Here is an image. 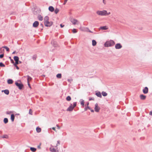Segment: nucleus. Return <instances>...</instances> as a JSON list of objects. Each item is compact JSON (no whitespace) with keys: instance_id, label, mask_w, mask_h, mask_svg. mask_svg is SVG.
<instances>
[{"instance_id":"nucleus-25","label":"nucleus","mask_w":152,"mask_h":152,"mask_svg":"<svg viewBox=\"0 0 152 152\" xmlns=\"http://www.w3.org/2000/svg\"><path fill=\"white\" fill-rule=\"evenodd\" d=\"M66 99L67 101H69L71 100V97L69 96H68L66 97Z\"/></svg>"},{"instance_id":"nucleus-41","label":"nucleus","mask_w":152,"mask_h":152,"mask_svg":"<svg viewBox=\"0 0 152 152\" xmlns=\"http://www.w3.org/2000/svg\"><path fill=\"white\" fill-rule=\"evenodd\" d=\"M41 143H40V144H39V145L38 146V148H39V149H40L41 148Z\"/></svg>"},{"instance_id":"nucleus-56","label":"nucleus","mask_w":152,"mask_h":152,"mask_svg":"<svg viewBox=\"0 0 152 152\" xmlns=\"http://www.w3.org/2000/svg\"><path fill=\"white\" fill-rule=\"evenodd\" d=\"M15 53V52H13V53H12V54H14Z\"/></svg>"},{"instance_id":"nucleus-10","label":"nucleus","mask_w":152,"mask_h":152,"mask_svg":"<svg viewBox=\"0 0 152 152\" xmlns=\"http://www.w3.org/2000/svg\"><path fill=\"white\" fill-rule=\"evenodd\" d=\"M39 24V22L37 21H36L33 23V27H36L38 26Z\"/></svg>"},{"instance_id":"nucleus-27","label":"nucleus","mask_w":152,"mask_h":152,"mask_svg":"<svg viewBox=\"0 0 152 152\" xmlns=\"http://www.w3.org/2000/svg\"><path fill=\"white\" fill-rule=\"evenodd\" d=\"M27 82H29L32 79L31 77L28 75L27 76Z\"/></svg>"},{"instance_id":"nucleus-34","label":"nucleus","mask_w":152,"mask_h":152,"mask_svg":"<svg viewBox=\"0 0 152 152\" xmlns=\"http://www.w3.org/2000/svg\"><path fill=\"white\" fill-rule=\"evenodd\" d=\"M72 31L73 32V33H76L77 32V30L76 29H73L72 30Z\"/></svg>"},{"instance_id":"nucleus-9","label":"nucleus","mask_w":152,"mask_h":152,"mask_svg":"<svg viewBox=\"0 0 152 152\" xmlns=\"http://www.w3.org/2000/svg\"><path fill=\"white\" fill-rule=\"evenodd\" d=\"M148 88L147 87H145L143 90V92L144 94H146L148 93Z\"/></svg>"},{"instance_id":"nucleus-45","label":"nucleus","mask_w":152,"mask_h":152,"mask_svg":"<svg viewBox=\"0 0 152 152\" xmlns=\"http://www.w3.org/2000/svg\"><path fill=\"white\" fill-rule=\"evenodd\" d=\"M49 17L48 16H46L45 17L44 19H48Z\"/></svg>"},{"instance_id":"nucleus-4","label":"nucleus","mask_w":152,"mask_h":152,"mask_svg":"<svg viewBox=\"0 0 152 152\" xmlns=\"http://www.w3.org/2000/svg\"><path fill=\"white\" fill-rule=\"evenodd\" d=\"M53 24V22L49 21V20H46L45 21V25L46 26H50Z\"/></svg>"},{"instance_id":"nucleus-38","label":"nucleus","mask_w":152,"mask_h":152,"mask_svg":"<svg viewBox=\"0 0 152 152\" xmlns=\"http://www.w3.org/2000/svg\"><path fill=\"white\" fill-rule=\"evenodd\" d=\"M102 2L104 5H105L106 4V1L105 0H102Z\"/></svg>"},{"instance_id":"nucleus-5","label":"nucleus","mask_w":152,"mask_h":152,"mask_svg":"<svg viewBox=\"0 0 152 152\" xmlns=\"http://www.w3.org/2000/svg\"><path fill=\"white\" fill-rule=\"evenodd\" d=\"M100 108L98 106V104L97 103H96L95 104L94 110L95 112H98L99 111Z\"/></svg>"},{"instance_id":"nucleus-49","label":"nucleus","mask_w":152,"mask_h":152,"mask_svg":"<svg viewBox=\"0 0 152 152\" xmlns=\"http://www.w3.org/2000/svg\"><path fill=\"white\" fill-rule=\"evenodd\" d=\"M149 115H152V111H151L150 112Z\"/></svg>"},{"instance_id":"nucleus-11","label":"nucleus","mask_w":152,"mask_h":152,"mask_svg":"<svg viewBox=\"0 0 152 152\" xmlns=\"http://www.w3.org/2000/svg\"><path fill=\"white\" fill-rule=\"evenodd\" d=\"M71 22L74 25L78 23V21L76 20H71Z\"/></svg>"},{"instance_id":"nucleus-1","label":"nucleus","mask_w":152,"mask_h":152,"mask_svg":"<svg viewBox=\"0 0 152 152\" xmlns=\"http://www.w3.org/2000/svg\"><path fill=\"white\" fill-rule=\"evenodd\" d=\"M115 44V42L111 40L110 41L106 42L104 44V46L107 47H110L114 45Z\"/></svg>"},{"instance_id":"nucleus-55","label":"nucleus","mask_w":152,"mask_h":152,"mask_svg":"<svg viewBox=\"0 0 152 152\" xmlns=\"http://www.w3.org/2000/svg\"><path fill=\"white\" fill-rule=\"evenodd\" d=\"M58 144H60V143L59 142V141H58Z\"/></svg>"},{"instance_id":"nucleus-53","label":"nucleus","mask_w":152,"mask_h":152,"mask_svg":"<svg viewBox=\"0 0 152 152\" xmlns=\"http://www.w3.org/2000/svg\"><path fill=\"white\" fill-rule=\"evenodd\" d=\"M91 111L92 112H94V110H91Z\"/></svg>"},{"instance_id":"nucleus-3","label":"nucleus","mask_w":152,"mask_h":152,"mask_svg":"<svg viewBox=\"0 0 152 152\" xmlns=\"http://www.w3.org/2000/svg\"><path fill=\"white\" fill-rule=\"evenodd\" d=\"M76 102H74L73 105L72 104H71L70 106L67 109V111H72L74 108L76 106Z\"/></svg>"},{"instance_id":"nucleus-6","label":"nucleus","mask_w":152,"mask_h":152,"mask_svg":"<svg viewBox=\"0 0 152 152\" xmlns=\"http://www.w3.org/2000/svg\"><path fill=\"white\" fill-rule=\"evenodd\" d=\"M15 84L20 89H21L23 87V85L21 83H19L17 82H15Z\"/></svg>"},{"instance_id":"nucleus-23","label":"nucleus","mask_w":152,"mask_h":152,"mask_svg":"<svg viewBox=\"0 0 152 152\" xmlns=\"http://www.w3.org/2000/svg\"><path fill=\"white\" fill-rule=\"evenodd\" d=\"M56 77L58 78H61V74H58L57 75Z\"/></svg>"},{"instance_id":"nucleus-19","label":"nucleus","mask_w":152,"mask_h":152,"mask_svg":"<svg viewBox=\"0 0 152 152\" xmlns=\"http://www.w3.org/2000/svg\"><path fill=\"white\" fill-rule=\"evenodd\" d=\"M19 57L17 56H15L14 57V60L15 61H19Z\"/></svg>"},{"instance_id":"nucleus-54","label":"nucleus","mask_w":152,"mask_h":152,"mask_svg":"<svg viewBox=\"0 0 152 152\" xmlns=\"http://www.w3.org/2000/svg\"><path fill=\"white\" fill-rule=\"evenodd\" d=\"M11 61H12V62L13 63H14V61H13V60H11Z\"/></svg>"},{"instance_id":"nucleus-28","label":"nucleus","mask_w":152,"mask_h":152,"mask_svg":"<svg viewBox=\"0 0 152 152\" xmlns=\"http://www.w3.org/2000/svg\"><path fill=\"white\" fill-rule=\"evenodd\" d=\"M102 95L104 96H106L107 95V94L105 92H102Z\"/></svg>"},{"instance_id":"nucleus-14","label":"nucleus","mask_w":152,"mask_h":152,"mask_svg":"<svg viewBox=\"0 0 152 152\" xmlns=\"http://www.w3.org/2000/svg\"><path fill=\"white\" fill-rule=\"evenodd\" d=\"M2 92H4V93L7 95H8L9 93V91L8 90L6 89L4 90H2Z\"/></svg>"},{"instance_id":"nucleus-36","label":"nucleus","mask_w":152,"mask_h":152,"mask_svg":"<svg viewBox=\"0 0 152 152\" xmlns=\"http://www.w3.org/2000/svg\"><path fill=\"white\" fill-rule=\"evenodd\" d=\"M42 18H42V16L41 15H39L38 16V19H42Z\"/></svg>"},{"instance_id":"nucleus-32","label":"nucleus","mask_w":152,"mask_h":152,"mask_svg":"<svg viewBox=\"0 0 152 152\" xmlns=\"http://www.w3.org/2000/svg\"><path fill=\"white\" fill-rule=\"evenodd\" d=\"M5 65L2 63H0V66L1 67H4Z\"/></svg>"},{"instance_id":"nucleus-40","label":"nucleus","mask_w":152,"mask_h":152,"mask_svg":"<svg viewBox=\"0 0 152 152\" xmlns=\"http://www.w3.org/2000/svg\"><path fill=\"white\" fill-rule=\"evenodd\" d=\"M68 0H65L63 4L65 5Z\"/></svg>"},{"instance_id":"nucleus-13","label":"nucleus","mask_w":152,"mask_h":152,"mask_svg":"<svg viewBox=\"0 0 152 152\" xmlns=\"http://www.w3.org/2000/svg\"><path fill=\"white\" fill-rule=\"evenodd\" d=\"M140 97L141 99L144 100L145 99L146 96H145L144 95H141L140 96Z\"/></svg>"},{"instance_id":"nucleus-26","label":"nucleus","mask_w":152,"mask_h":152,"mask_svg":"<svg viewBox=\"0 0 152 152\" xmlns=\"http://www.w3.org/2000/svg\"><path fill=\"white\" fill-rule=\"evenodd\" d=\"M2 48L5 49L7 51H8V52L9 51H10L9 49L7 47L4 46H3Z\"/></svg>"},{"instance_id":"nucleus-59","label":"nucleus","mask_w":152,"mask_h":152,"mask_svg":"<svg viewBox=\"0 0 152 152\" xmlns=\"http://www.w3.org/2000/svg\"><path fill=\"white\" fill-rule=\"evenodd\" d=\"M10 58H11V57H10Z\"/></svg>"},{"instance_id":"nucleus-33","label":"nucleus","mask_w":152,"mask_h":152,"mask_svg":"<svg viewBox=\"0 0 152 152\" xmlns=\"http://www.w3.org/2000/svg\"><path fill=\"white\" fill-rule=\"evenodd\" d=\"M32 112H32V111L31 110V109H30L29 110V114L31 115H32Z\"/></svg>"},{"instance_id":"nucleus-57","label":"nucleus","mask_w":152,"mask_h":152,"mask_svg":"<svg viewBox=\"0 0 152 152\" xmlns=\"http://www.w3.org/2000/svg\"><path fill=\"white\" fill-rule=\"evenodd\" d=\"M21 63V61H19V63Z\"/></svg>"},{"instance_id":"nucleus-15","label":"nucleus","mask_w":152,"mask_h":152,"mask_svg":"<svg viewBox=\"0 0 152 152\" xmlns=\"http://www.w3.org/2000/svg\"><path fill=\"white\" fill-rule=\"evenodd\" d=\"M32 11H33V13L34 14H35V15L37 14V9H36L34 8L32 9Z\"/></svg>"},{"instance_id":"nucleus-47","label":"nucleus","mask_w":152,"mask_h":152,"mask_svg":"<svg viewBox=\"0 0 152 152\" xmlns=\"http://www.w3.org/2000/svg\"><path fill=\"white\" fill-rule=\"evenodd\" d=\"M15 66L16 67L17 69H19V68L18 67V66H17V65H15Z\"/></svg>"},{"instance_id":"nucleus-43","label":"nucleus","mask_w":152,"mask_h":152,"mask_svg":"<svg viewBox=\"0 0 152 152\" xmlns=\"http://www.w3.org/2000/svg\"><path fill=\"white\" fill-rule=\"evenodd\" d=\"M2 137L3 138H7V135H4Z\"/></svg>"},{"instance_id":"nucleus-20","label":"nucleus","mask_w":152,"mask_h":152,"mask_svg":"<svg viewBox=\"0 0 152 152\" xmlns=\"http://www.w3.org/2000/svg\"><path fill=\"white\" fill-rule=\"evenodd\" d=\"M13 82V80L12 79H9L7 80V83L9 84H12Z\"/></svg>"},{"instance_id":"nucleus-46","label":"nucleus","mask_w":152,"mask_h":152,"mask_svg":"<svg viewBox=\"0 0 152 152\" xmlns=\"http://www.w3.org/2000/svg\"><path fill=\"white\" fill-rule=\"evenodd\" d=\"M64 25H63L62 24H60V26L61 28H63L64 26Z\"/></svg>"},{"instance_id":"nucleus-2","label":"nucleus","mask_w":152,"mask_h":152,"mask_svg":"<svg viewBox=\"0 0 152 152\" xmlns=\"http://www.w3.org/2000/svg\"><path fill=\"white\" fill-rule=\"evenodd\" d=\"M96 13L99 15L106 16V14H107V11L104 10L102 11L98 10L96 11Z\"/></svg>"},{"instance_id":"nucleus-48","label":"nucleus","mask_w":152,"mask_h":152,"mask_svg":"<svg viewBox=\"0 0 152 152\" xmlns=\"http://www.w3.org/2000/svg\"><path fill=\"white\" fill-rule=\"evenodd\" d=\"M52 129L53 130H54L56 132V129H55V128L54 127H53L52 128Z\"/></svg>"},{"instance_id":"nucleus-52","label":"nucleus","mask_w":152,"mask_h":152,"mask_svg":"<svg viewBox=\"0 0 152 152\" xmlns=\"http://www.w3.org/2000/svg\"><path fill=\"white\" fill-rule=\"evenodd\" d=\"M89 104V103L88 102H87V106H88Z\"/></svg>"},{"instance_id":"nucleus-30","label":"nucleus","mask_w":152,"mask_h":152,"mask_svg":"<svg viewBox=\"0 0 152 152\" xmlns=\"http://www.w3.org/2000/svg\"><path fill=\"white\" fill-rule=\"evenodd\" d=\"M81 104L83 107L84 105V102L83 100H82L80 102Z\"/></svg>"},{"instance_id":"nucleus-37","label":"nucleus","mask_w":152,"mask_h":152,"mask_svg":"<svg viewBox=\"0 0 152 152\" xmlns=\"http://www.w3.org/2000/svg\"><path fill=\"white\" fill-rule=\"evenodd\" d=\"M19 64V61H15V63L14 64V66L17 65L18 64Z\"/></svg>"},{"instance_id":"nucleus-16","label":"nucleus","mask_w":152,"mask_h":152,"mask_svg":"<svg viewBox=\"0 0 152 152\" xmlns=\"http://www.w3.org/2000/svg\"><path fill=\"white\" fill-rule=\"evenodd\" d=\"M96 94L98 97H102V95H101V93L100 92H98L96 93Z\"/></svg>"},{"instance_id":"nucleus-7","label":"nucleus","mask_w":152,"mask_h":152,"mask_svg":"<svg viewBox=\"0 0 152 152\" xmlns=\"http://www.w3.org/2000/svg\"><path fill=\"white\" fill-rule=\"evenodd\" d=\"M50 150L52 152H59L57 149H55L53 146L50 148Z\"/></svg>"},{"instance_id":"nucleus-21","label":"nucleus","mask_w":152,"mask_h":152,"mask_svg":"<svg viewBox=\"0 0 152 152\" xmlns=\"http://www.w3.org/2000/svg\"><path fill=\"white\" fill-rule=\"evenodd\" d=\"M11 118L12 121H13L15 118V116L13 114H12L11 115Z\"/></svg>"},{"instance_id":"nucleus-18","label":"nucleus","mask_w":152,"mask_h":152,"mask_svg":"<svg viewBox=\"0 0 152 152\" xmlns=\"http://www.w3.org/2000/svg\"><path fill=\"white\" fill-rule=\"evenodd\" d=\"M96 44V42L94 40H93L92 41V45L93 46H95Z\"/></svg>"},{"instance_id":"nucleus-22","label":"nucleus","mask_w":152,"mask_h":152,"mask_svg":"<svg viewBox=\"0 0 152 152\" xmlns=\"http://www.w3.org/2000/svg\"><path fill=\"white\" fill-rule=\"evenodd\" d=\"M30 150L32 152H35L36 151V149L33 147H31Z\"/></svg>"},{"instance_id":"nucleus-31","label":"nucleus","mask_w":152,"mask_h":152,"mask_svg":"<svg viewBox=\"0 0 152 152\" xmlns=\"http://www.w3.org/2000/svg\"><path fill=\"white\" fill-rule=\"evenodd\" d=\"M59 10L57 8H56L54 11V12L56 14H57L59 12Z\"/></svg>"},{"instance_id":"nucleus-39","label":"nucleus","mask_w":152,"mask_h":152,"mask_svg":"<svg viewBox=\"0 0 152 152\" xmlns=\"http://www.w3.org/2000/svg\"><path fill=\"white\" fill-rule=\"evenodd\" d=\"M4 56V54H2L1 55H0V58H2Z\"/></svg>"},{"instance_id":"nucleus-12","label":"nucleus","mask_w":152,"mask_h":152,"mask_svg":"<svg viewBox=\"0 0 152 152\" xmlns=\"http://www.w3.org/2000/svg\"><path fill=\"white\" fill-rule=\"evenodd\" d=\"M48 9H49V10L50 11H51V12H53L54 10V8H53V7L51 6H50L49 7Z\"/></svg>"},{"instance_id":"nucleus-50","label":"nucleus","mask_w":152,"mask_h":152,"mask_svg":"<svg viewBox=\"0 0 152 152\" xmlns=\"http://www.w3.org/2000/svg\"><path fill=\"white\" fill-rule=\"evenodd\" d=\"M28 86L30 88H31L30 84L29 83V82H28Z\"/></svg>"},{"instance_id":"nucleus-35","label":"nucleus","mask_w":152,"mask_h":152,"mask_svg":"<svg viewBox=\"0 0 152 152\" xmlns=\"http://www.w3.org/2000/svg\"><path fill=\"white\" fill-rule=\"evenodd\" d=\"M88 109L89 110L90 109V108L88 106H87V107H85L84 109V110H85V111H86L87 110V109Z\"/></svg>"},{"instance_id":"nucleus-29","label":"nucleus","mask_w":152,"mask_h":152,"mask_svg":"<svg viewBox=\"0 0 152 152\" xmlns=\"http://www.w3.org/2000/svg\"><path fill=\"white\" fill-rule=\"evenodd\" d=\"M4 121L5 124H6L8 122V120L7 118H4Z\"/></svg>"},{"instance_id":"nucleus-17","label":"nucleus","mask_w":152,"mask_h":152,"mask_svg":"<svg viewBox=\"0 0 152 152\" xmlns=\"http://www.w3.org/2000/svg\"><path fill=\"white\" fill-rule=\"evenodd\" d=\"M100 28L102 30H107L108 29V28L107 26H105L103 27H101Z\"/></svg>"},{"instance_id":"nucleus-8","label":"nucleus","mask_w":152,"mask_h":152,"mask_svg":"<svg viewBox=\"0 0 152 152\" xmlns=\"http://www.w3.org/2000/svg\"><path fill=\"white\" fill-rule=\"evenodd\" d=\"M115 48L116 49H119L121 48L122 46L120 43H118L116 44L115 46Z\"/></svg>"},{"instance_id":"nucleus-24","label":"nucleus","mask_w":152,"mask_h":152,"mask_svg":"<svg viewBox=\"0 0 152 152\" xmlns=\"http://www.w3.org/2000/svg\"><path fill=\"white\" fill-rule=\"evenodd\" d=\"M41 129L39 127H37L36 128V131L37 132H39L41 131Z\"/></svg>"},{"instance_id":"nucleus-58","label":"nucleus","mask_w":152,"mask_h":152,"mask_svg":"<svg viewBox=\"0 0 152 152\" xmlns=\"http://www.w3.org/2000/svg\"><path fill=\"white\" fill-rule=\"evenodd\" d=\"M89 31V32H91V31Z\"/></svg>"},{"instance_id":"nucleus-42","label":"nucleus","mask_w":152,"mask_h":152,"mask_svg":"<svg viewBox=\"0 0 152 152\" xmlns=\"http://www.w3.org/2000/svg\"><path fill=\"white\" fill-rule=\"evenodd\" d=\"M110 14V12H107V14H106V16H107V15H109Z\"/></svg>"},{"instance_id":"nucleus-51","label":"nucleus","mask_w":152,"mask_h":152,"mask_svg":"<svg viewBox=\"0 0 152 152\" xmlns=\"http://www.w3.org/2000/svg\"><path fill=\"white\" fill-rule=\"evenodd\" d=\"M57 128H58V129H59L60 128V127H59V126L58 125H57Z\"/></svg>"},{"instance_id":"nucleus-44","label":"nucleus","mask_w":152,"mask_h":152,"mask_svg":"<svg viewBox=\"0 0 152 152\" xmlns=\"http://www.w3.org/2000/svg\"><path fill=\"white\" fill-rule=\"evenodd\" d=\"M89 100L90 101H91V100H94V98H89Z\"/></svg>"}]
</instances>
